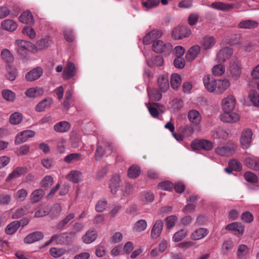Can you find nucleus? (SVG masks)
<instances>
[{
    "label": "nucleus",
    "instance_id": "obj_1",
    "mask_svg": "<svg viewBox=\"0 0 259 259\" xmlns=\"http://www.w3.org/2000/svg\"><path fill=\"white\" fill-rule=\"evenodd\" d=\"M15 45L16 46V50L17 52L20 55L25 54L26 51L32 53L37 52V47L30 41L17 39L15 42Z\"/></svg>",
    "mask_w": 259,
    "mask_h": 259
},
{
    "label": "nucleus",
    "instance_id": "obj_2",
    "mask_svg": "<svg viewBox=\"0 0 259 259\" xmlns=\"http://www.w3.org/2000/svg\"><path fill=\"white\" fill-rule=\"evenodd\" d=\"M152 49L157 53L168 55L171 51L172 46L170 43L165 42L161 40H156L153 43Z\"/></svg>",
    "mask_w": 259,
    "mask_h": 259
},
{
    "label": "nucleus",
    "instance_id": "obj_3",
    "mask_svg": "<svg viewBox=\"0 0 259 259\" xmlns=\"http://www.w3.org/2000/svg\"><path fill=\"white\" fill-rule=\"evenodd\" d=\"M241 66L238 61L231 60L229 68V76L234 80L238 79L241 74Z\"/></svg>",
    "mask_w": 259,
    "mask_h": 259
},
{
    "label": "nucleus",
    "instance_id": "obj_4",
    "mask_svg": "<svg viewBox=\"0 0 259 259\" xmlns=\"http://www.w3.org/2000/svg\"><path fill=\"white\" fill-rule=\"evenodd\" d=\"M191 147L193 150L202 149L205 151H209L213 148V143L205 139L195 140L192 142Z\"/></svg>",
    "mask_w": 259,
    "mask_h": 259
},
{
    "label": "nucleus",
    "instance_id": "obj_5",
    "mask_svg": "<svg viewBox=\"0 0 259 259\" xmlns=\"http://www.w3.org/2000/svg\"><path fill=\"white\" fill-rule=\"evenodd\" d=\"M236 99L233 95H229L224 98L221 103L222 108L224 112L233 111L236 107Z\"/></svg>",
    "mask_w": 259,
    "mask_h": 259
},
{
    "label": "nucleus",
    "instance_id": "obj_6",
    "mask_svg": "<svg viewBox=\"0 0 259 259\" xmlns=\"http://www.w3.org/2000/svg\"><path fill=\"white\" fill-rule=\"evenodd\" d=\"M191 31L186 26H179L175 28L172 32V36L175 39H180L190 35Z\"/></svg>",
    "mask_w": 259,
    "mask_h": 259
},
{
    "label": "nucleus",
    "instance_id": "obj_7",
    "mask_svg": "<svg viewBox=\"0 0 259 259\" xmlns=\"http://www.w3.org/2000/svg\"><path fill=\"white\" fill-rule=\"evenodd\" d=\"M240 117L239 115L232 111H225L220 115V119L224 122L234 123L238 122Z\"/></svg>",
    "mask_w": 259,
    "mask_h": 259
},
{
    "label": "nucleus",
    "instance_id": "obj_8",
    "mask_svg": "<svg viewBox=\"0 0 259 259\" xmlns=\"http://www.w3.org/2000/svg\"><path fill=\"white\" fill-rule=\"evenodd\" d=\"M252 132L250 129L243 130L240 137V143L243 149H247L250 145L252 140Z\"/></svg>",
    "mask_w": 259,
    "mask_h": 259
},
{
    "label": "nucleus",
    "instance_id": "obj_9",
    "mask_svg": "<svg viewBox=\"0 0 259 259\" xmlns=\"http://www.w3.org/2000/svg\"><path fill=\"white\" fill-rule=\"evenodd\" d=\"M73 234L72 233H63L59 235H55L51 237L50 241H55L58 244H67L71 241V236Z\"/></svg>",
    "mask_w": 259,
    "mask_h": 259
},
{
    "label": "nucleus",
    "instance_id": "obj_10",
    "mask_svg": "<svg viewBox=\"0 0 259 259\" xmlns=\"http://www.w3.org/2000/svg\"><path fill=\"white\" fill-rule=\"evenodd\" d=\"M232 54V49L228 47L223 48L217 53L215 61L218 63H223L228 59Z\"/></svg>",
    "mask_w": 259,
    "mask_h": 259
},
{
    "label": "nucleus",
    "instance_id": "obj_11",
    "mask_svg": "<svg viewBox=\"0 0 259 259\" xmlns=\"http://www.w3.org/2000/svg\"><path fill=\"white\" fill-rule=\"evenodd\" d=\"M235 146L228 145L223 146H219L215 149L216 153L222 156H230L233 155L235 151Z\"/></svg>",
    "mask_w": 259,
    "mask_h": 259
},
{
    "label": "nucleus",
    "instance_id": "obj_12",
    "mask_svg": "<svg viewBox=\"0 0 259 259\" xmlns=\"http://www.w3.org/2000/svg\"><path fill=\"white\" fill-rule=\"evenodd\" d=\"M210 7L213 9L224 12H228L234 8H239L237 5L226 4L222 2H213Z\"/></svg>",
    "mask_w": 259,
    "mask_h": 259
},
{
    "label": "nucleus",
    "instance_id": "obj_13",
    "mask_svg": "<svg viewBox=\"0 0 259 259\" xmlns=\"http://www.w3.org/2000/svg\"><path fill=\"white\" fill-rule=\"evenodd\" d=\"M35 133L32 130H25L17 135L15 138L16 144H20L26 142L29 138L33 137Z\"/></svg>",
    "mask_w": 259,
    "mask_h": 259
},
{
    "label": "nucleus",
    "instance_id": "obj_14",
    "mask_svg": "<svg viewBox=\"0 0 259 259\" xmlns=\"http://www.w3.org/2000/svg\"><path fill=\"white\" fill-rule=\"evenodd\" d=\"M147 107L151 115L154 118H158V115L162 114L165 111V108L159 104H155L154 106H152L150 104H145Z\"/></svg>",
    "mask_w": 259,
    "mask_h": 259
},
{
    "label": "nucleus",
    "instance_id": "obj_15",
    "mask_svg": "<svg viewBox=\"0 0 259 259\" xmlns=\"http://www.w3.org/2000/svg\"><path fill=\"white\" fill-rule=\"evenodd\" d=\"M76 68L73 63L68 62L62 73L63 78L65 80H68L75 76Z\"/></svg>",
    "mask_w": 259,
    "mask_h": 259
},
{
    "label": "nucleus",
    "instance_id": "obj_16",
    "mask_svg": "<svg viewBox=\"0 0 259 259\" xmlns=\"http://www.w3.org/2000/svg\"><path fill=\"white\" fill-rule=\"evenodd\" d=\"M42 72V69L40 67H37L27 72L25 75V78L28 81H34L41 76Z\"/></svg>",
    "mask_w": 259,
    "mask_h": 259
},
{
    "label": "nucleus",
    "instance_id": "obj_17",
    "mask_svg": "<svg viewBox=\"0 0 259 259\" xmlns=\"http://www.w3.org/2000/svg\"><path fill=\"white\" fill-rule=\"evenodd\" d=\"M215 94H222L230 87V83L228 79H219L216 80Z\"/></svg>",
    "mask_w": 259,
    "mask_h": 259
},
{
    "label": "nucleus",
    "instance_id": "obj_18",
    "mask_svg": "<svg viewBox=\"0 0 259 259\" xmlns=\"http://www.w3.org/2000/svg\"><path fill=\"white\" fill-rule=\"evenodd\" d=\"M216 80L210 77L209 75H205L203 78V81L205 89L211 93H215Z\"/></svg>",
    "mask_w": 259,
    "mask_h": 259
},
{
    "label": "nucleus",
    "instance_id": "obj_19",
    "mask_svg": "<svg viewBox=\"0 0 259 259\" xmlns=\"http://www.w3.org/2000/svg\"><path fill=\"white\" fill-rule=\"evenodd\" d=\"M216 44L215 38L210 35L204 36L201 41V46L202 49L204 50L211 49Z\"/></svg>",
    "mask_w": 259,
    "mask_h": 259
},
{
    "label": "nucleus",
    "instance_id": "obj_20",
    "mask_svg": "<svg viewBox=\"0 0 259 259\" xmlns=\"http://www.w3.org/2000/svg\"><path fill=\"white\" fill-rule=\"evenodd\" d=\"M208 234V231L207 229L200 228L192 232L190 238L193 240H198L204 238Z\"/></svg>",
    "mask_w": 259,
    "mask_h": 259
},
{
    "label": "nucleus",
    "instance_id": "obj_21",
    "mask_svg": "<svg viewBox=\"0 0 259 259\" xmlns=\"http://www.w3.org/2000/svg\"><path fill=\"white\" fill-rule=\"evenodd\" d=\"M82 173L77 170H71L67 176V179L74 183H79L81 182L82 180Z\"/></svg>",
    "mask_w": 259,
    "mask_h": 259
},
{
    "label": "nucleus",
    "instance_id": "obj_22",
    "mask_svg": "<svg viewBox=\"0 0 259 259\" xmlns=\"http://www.w3.org/2000/svg\"><path fill=\"white\" fill-rule=\"evenodd\" d=\"M27 172L26 167H17L8 176L6 180L10 181L11 180L17 179Z\"/></svg>",
    "mask_w": 259,
    "mask_h": 259
},
{
    "label": "nucleus",
    "instance_id": "obj_23",
    "mask_svg": "<svg viewBox=\"0 0 259 259\" xmlns=\"http://www.w3.org/2000/svg\"><path fill=\"white\" fill-rule=\"evenodd\" d=\"M44 93V90L39 87H33L27 89L25 94L28 98H34L42 95Z\"/></svg>",
    "mask_w": 259,
    "mask_h": 259
},
{
    "label": "nucleus",
    "instance_id": "obj_24",
    "mask_svg": "<svg viewBox=\"0 0 259 259\" xmlns=\"http://www.w3.org/2000/svg\"><path fill=\"white\" fill-rule=\"evenodd\" d=\"M157 83L160 90L163 92H165L169 88L168 75H160L157 79Z\"/></svg>",
    "mask_w": 259,
    "mask_h": 259
},
{
    "label": "nucleus",
    "instance_id": "obj_25",
    "mask_svg": "<svg viewBox=\"0 0 259 259\" xmlns=\"http://www.w3.org/2000/svg\"><path fill=\"white\" fill-rule=\"evenodd\" d=\"M43 238V234L40 232H34L28 235L24 239L25 243L31 244L40 240Z\"/></svg>",
    "mask_w": 259,
    "mask_h": 259
},
{
    "label": "nucleus",
    "instance_id": "obj_26",
    "mask_svg": "<svg viewBox=\"0 0 259 259\" xmlns=\"http://www.w3.org/2000/svg\"><path fill=\"white\" fill-rule=\"evenodd\" d=\"M211 136L214 139L226 140L229 137V133L223 128L219 127L212 131Z\"/></svg>",
    "mask_w": 259,
    "mask_h": 259
},
{
    "label": "nucleus",
    "instance_id": "obj_27",
    "mask_svg": "<svg viewBox=\"0 0 259 259\" xmlns=\"http://www.w3.org/2000/svg\"><path fill=\"white\" fill-rule=\"evenodd\" d=\"M71 127L69 122L62 121L56 123L54 126V130L59 133H64L68 131Z\"/></svg>",
    "mask_w": 259,
    "mask_h": 259
},
{
    "label": "nucleus",
    "instance_id": "obj_28",
    "mask_svg": "<svg viewBox=\"0 0 259 259\" xmlns=\"http://www.w3.org/2000/svg\"><path fill=\"white\" fill-rule=\"evenodd\" d=\"M188 117L190 122L194 124L198 125L201 121V117L198 111L196 110L189 111Z\"/></svg>",
    "mask_w": 259,
    "mask_h": 259
},
{
    "label": "nucleus",
    "instance_id": "obj_29",
    "mask_svg": "<svg viewBox=\"0 0 259 259\" xmlns=\"http://www.w3.org/2000/svg\"><path fill=\"white\" fill-rule=\"evenodd\" d=\"M200 47L198 45L192 47L187 52L186 55V59L188 61L194 60L200 52Z\"/></svg>",
    "mask_w": 259,
    "mask_h": 259
},
{
    "label": "nucleus",
    "instance_id": "obj_30",
    "mask_svg": "<svg viewBox=\"0 0 259 259\" xmlns=\"http://www.w3.org/2000/svg\"><path fill=\"white\" fill-rule=\"evenodd\" d=\"M53 100L51 98H46L39 102L35 107V110L37 112H41L46 108L51 107Z\"/></svg>",
    "mask_w": 259,
    "mask_h": 259
},
{
    "label": "nucleus",
    "instance_id": "obj_31",
    "mask_svg": "<svg viewBox=\"0 0 259 259\" xmlns=\"http://www.w3.org/2000/svg\"><path fill=\"white\" fill-rule=\"evenodd\" d=\"M163 228V222L161 220H158L154 225L152 230L151 235L153 238H156L159 236Z\"/></svg>",
    "mask_w": 259,
    "mask_h": 259
},
{
    "label": "nucleus",
    "instance_id": "obj_32",
    "mask_svg": "<svg viewBox=\"0 0 259 259\" xmlns=\"http://www.w3.org/2000/svg\"><path fill=\"white\" fill-rule=\"evenodd\" d=\"M19 20L23 23L28 24H33L34 22L33 17L29 11L22 13L19 17Z\"/></svg>",
    "mask_w": 259,
    "mask_h": 259
},
{
    "label": "nucleus",
    "instance_id": "obj_33",
    "mask_svg": "<svg viewBox=\"0 0 259 259\" xmlns=\"http://www.w3.org/2000/svg\"><path fill=\"white\" fill-rule=\"evenodd\" d=\"M45 194L44 191L41 189H36L30 195L31 203H35L39 202Z\"/></svg>",
    "mask_w": 259,
    "mask_h": 259
},
{
    "label": "nucleus",
    "instance_id": "obj_34",
    "mask_svg": "<svg viewBox=\"0 0 259 259\" xmlns=\"http://www.w3.org/2000/svg\"><path fill=\"white\" fill-rule=\"evenodd\" d=\"M120 177L119 175H116L113 176L109 182V188L112 193H115L119 186Z\"/></svg>",
    "mask_w": 259,
    "mask_h": 259
},
{
    "label": "nucleus",
    "instance_id": "obj_35",
    "mask_svg": "<svg viewBox=\"0 0 259 259\" xmlns=\"http://www.w3.org/2000/svg\"><path fill=\"white\" fill-rule=\"evenodd\" d=\"M2 28L8 31H13L17 28L16 23L12 20L7 19L1 23Z\"/></svg>",
    "mask_w": 259,
    "mask_h": 259
},
{
    "label": "nucleus",
    "instance_id": "obj_36",
    "mask_svg": "<svg viewBox=\"0 0 259 259\" xmlns=\"http://www.w3.org/2000/svg\"><path fill=\"white\" fill-rule=\"evenodd\" d=\"M258 23L253 20H246L241 21L238 24V26L240 28L244 29H253L257 27Z\"/></svg>",
    "mask_w": 259,
    "mask_h": 259
},
{
    "label": "nucleus",
    "instance_id": "obj_37",
    "mask_svg": "<svg viewBox=\"0 0 259 259\" xmlns=\"http://www.w3.org/2000/svg\"><path fill=\"white\" fill-rule=\"evenodd\" d=\"M82 155L80 153H71L64 158V161L68 164L82 160Z\"/></svg>",
    "mask_w": 259,
    "mask_h": 259
},
{
    "label": "nucleus",
    "instance_id": "obj_38",
    "mask_svg": "<svg viewBox=\"0 0 259 259\" xmlns=\"http://www.w3.org/2000/svg\"><path fill=\"white\" fill-rule=\"evenodd\" d=\"M225 229L229 231H234L239 234H242L244 231V227L240 223L234 222L226 226Z\"/></svg>",
    "mask_w": 259,
    "mask_h": 259
},
{
    "label": "nucleus",
    "instance_id": "obj_39",
    "mask_svg": "<svg viewBox=\"0 0 259 259\" xmlns=\"http://www.w3.org/2000/svg\"><path fill=\"white\" fill-rule=\"evenodd\" d=\"M6 69L7 72L6 74L7 78L10 81L14 80L17 74L16 68L11 65L8 64Z\"/></svg>",
    "mask_w": 259,
    "mask_h": 259
},
{
    "label": "nucleus",
    "instance_id": "obj_40",
    "mask_svg": "<svg viewBox=\"0 0 259 259\" xmlns=\"http://www.w3.org/2000/svg\"><path fill=\"white\" fill-rule=\"evenodd\" d=\"M97 237V233L94 230H90L83 236L82 239L84 243L89 244L94 241Z\"/></svg>",
    "mask_w": 259,
    "mask_h": 259
},
{
    "label": "nucleus",
    "instance_id": "obj_41",
    "mask_svg": "<svg viewBox=\"0 0 259 259\" xmlns=\"http://www.w3.org/2000/svg\"><path fill=\"white\" fill-rule=\"evenodd\" d=\"M225 67L223 63H219L213 66L211 69L212 74L215 76L223 75L225 73Z\"/></svg>",
    "mask_w": 259,
    "mask_h": 259
},
{
    "label": "nucleus",
    "instance_id": "obj_42",
    "mask_svg": "<svg viewBox=\"0 0 259 259\" xmlns=\"http://www.w3.org/2000/svg\"><path fill=\"white\" fill-rule=\"evenodd\" d=\"M75 217L74 213H70L67 215L62 220L59 222L56 225L58 229H63L67 224Z\"/></svg>",
    "mask_w": 259,
    "mask_h": 259
},
{
    "label": "nucleus",
    "instance_id": "obj_43",
    "mask_svg": "<svg viewBox=\"0 0 259 259\" xmlns=\"http://www.w3.org/2000/svg\"><path fill=\"white\" fill-rule=\"evenodd\" d=\"M2 95L5 100L10 102H13L16 98L15 94L10 90H3Z\"/></svg>",
    "mask_w": 259,
    "mask_h": 259
},
{
    "label": "nucleus",
    "instance_id": "obj_44",
    "mask_svg": "<svg viewBox=\"0 0 259 259\" xmlns=\"http://www.w3.org/2000/svg\"><path fill=\"white\" fill-rule=\"evenodd\" d=\"M248 97L255 106L259 107V94L254 90L249 91Z\"/></svg>",
    "mask_w": 259,
    "mask_h": 259
},
{
    "label": "nucleus",
    "instance_id": "obj_45",
    "mask_svg": "<svg viewBox=\"0 0 259 259\" xmlns=\"http://www.w3.org/2000/svg\"><path fill=\"white\" fill-rule=\"evenodd\" d=\"M28 195V191L25 189H21L15 194V198L17 201L22 202L25 200Z\"/></svg>",
    "mask_w": 259,
    "mask_h": 259
},
{
    "label": "nucleus",
    "instance_id": "obj_46",
    "mask_svg": "<svg viewBox=\"0 0 259 259\" xmlns=\"http://www.w3.org/2000/svg\"><path fill=\"white\" fill-rule=\"evenodd\" d=\"M20 223L18 221H15L8 225L6 229L5 232L7 234H14L19 228Z\"/></svg>",
    "mask_w": 259,
    "mask_h": 259
},
{
    "label": "nucleus",
    "instance_id": "obj_47",
    "mask_svg": "<svg viewBox=\"0 0 259 259\" xmlns=\"http://www.w3.org/2000/svg\"><path fill=\"white\" fill-rule=\"evenodd\" d=\"M188 234V231L185 229L180 230L176 232L172 237L174 242H177L184 239Z\"/></svg>",
    "mask_w": 259,
    "mask_h": 259
},
{
    "label": "nucleus",
    "instance_id": "obj_48",
    "mask_svg": "<svg viewBox=\"0 0 259 259\" xmlns=\"http://www.w3.org/2000/svg\"><path fill=\"white\" fill-rule=\"evenodd\" d=\"M181 82L182 79L179 74H173L171 75L170 84L174 89H177L180 86Z\"/></svg>",
    "mask_w": 259,
    "mask_h": 259
},
{
    "label": "nucleus",
    "instance_id": "obj_49",
    "mask_svg": "<svg viewBox=\"0 0 259 259\" xmlns=\"http://www.w3.org/2000/svg\"><path fill=\"white\" fill-rule=\"evenodd\" d=\"M147 92L150 100L158 101L161 98V93L156 90L148 89Z\"/></svg>",
    "mask_w": 259,
    "mask_h": 259
},
{
    "label": "nucleus",
    "instance_id": "obj_50",
    "mask_svg": "<svg viewBox=\"0 0 259 259\" xmlns=\"http://www.w3.org/2000/svg\"><path fill=\"white\" fill-rule=\"evenodd\" d=\"M51 211L50 207L48 206H44L41 207L37 210L34 213V217L40 218L48 214Z\"/></svg>",
    "mask_w": 259,
    "mask_h": 259
},
{
    "label": "nucleus",
    "instance_id": "obj_51",
    "mask_svg": "<svg viewBox=\"0 0 259 259\" xmlns=\"http://www.w3.org/2000/svg\"><path fill=\"white\" fill-rule=\"evenodd\" d=\"M141 172L140 167L137 165L131 166L128 171V176L131 179H135L138 177Z\"/></svg>",
    "mask_w": 259,
    "mask_h": 259
},
{
    "label": "nucleus",
    "instance_id": "obj_52",
    "mask_svg": "<svg viewBox=\"0 0 259 259\" xmlns=\"http://www.w3.org/2000/svg\"><path fill=\"white\" fill-rule=\"evenodd\" d=\"M22 120V115L19 112L13 113L10 117V122L13 125L19 124Z\"/></svg>",
    "mask_w": 259,
    "mask_h": 259
},
{
    "label": "nucleus",
    "instance_id": "obj_53",
    "mask_svg": "<svg viewBox=\"0 0 259 259\" xmlns=\"http://www.w3.org/2000/svg\"><path fill=\"white\" fill-rule=\"evenodd\" d=\"M147 227V224L145 220H140L137 221L134 227V230L136 232H142L144 231Z\"/></svg>",
    "mask_w": 259,
    "mask_h": 259
},
{
    "label": "nucleus",
    "instance_id": "obj_54",
    "mask_svg": "<svg viewBox=\"0 0 259 259\" xmlns=\"http://www.w3.org/2000/svg\"><path fill=\"white\" fill-rule=\"evenodd\" d=\"M66 250L63 248L52 247L50 249V254L54 257L57 258L64 255Z\"/></svg>",
    "mask_w": 259,
    "mask_h": 259
},
{
    "label": "nucleus",
    "instance_id": "obj_55",
    "mask_svg": "<svg viewBox=\"0 0 259 259\" xmlns=\"http://www.w3.org/2000/svg\"><path fill=\"white\" fill-rule=\"evenodd\" d=\"M159 2V0H147L146 2H143L142 5L147 10H149L157 7Z\"/></svg>",
    "mask_w": 259,
    "mask_h": 259
},
{
    "label": "nucleus",
    "instance_id": "obj_56",
    "mask_svg": "<svg viewBox=\"0 0 259 259\" xmlns=\"http://www.w3.org/2000/svg\"><path fill=\"white\" fill-rule=\"evenodd\" d=\"M53 178L51 176H46L42 180L40 185L42 187L49 188L53 183Z\"/></svg>",
    "mask_w": 259,
    "mask_h": 259
},
{
    "label": "nucleus",
    "instance_id": "obj_57",
    "mask_svg": "<svg viewBox=\"0 0 259 259\" xmlns=\"http://www.w3.org/2000/svg\"><path fill=\"white\" fill-rule=\"evenodd\" d=\"M245 180L250 183H257V176L251 171H247L244 174Z\"/></svg>",
    "mask_w": 259,
    "mask_h": 259
},
{
    "label": "nucleus",
    "instance_id": "obj_58",
    "mask_svg": "<svg viewBox=\"0 0 259 259\" xmlns=\"http://www.w3.org/2000/svg\"><path fill=\"white\" fill-rule=\"evenodd\" d=\"M1 56L2 58L6 62H11L13 60V56L8 49H3Z\"/></svg>",
    "mask_w": 259,
    "mask_h": 259
},
{
    "label": "nucleus",
    "instance_id": "obj_59",
    "mask_svg": "<svg viewBox=\"0 0 259 259\" xmlns=\"http://www.w3.org/2000/svg\"><path fill=\"white\" fill-rule=\"evenodd\" d=\"M22 32L24 35H27L30 39H33L36 36V33L34 30L28 26H25L23 28Z\"/></svg>",
    "mask_w": 259,
    "mask_h": 259
},
{
    "label": "nucleus",
    "instance_id": "obj_60",
    "mask_svg": "<svg viewBox=\"0 0 259 259\" xmlns=\"http://www.w3.org/2000/svg\"><path fill=\"white\" fill-rule=\"evenodd\" d=\"M230 168L236 171H240L242 169L241 164L237 160L232 159L229 162Z\"/></svg>",
    "mask_w": 259,
    "mask_h": 259
},
{
    "label": "nucleus",
    "instance_id": "obj_61",
    "mask_svg": "<svg viewBox=\"0 0 259 259\" xmlns=\"http://www.w3.org/2000/svg\"><path fill=\"white\" fill-rule=\"evenodd\" d=\"M152 63L150 61H148V65L150 66H153L156 65L157 66H161L162 65L163 63V59L160 56H156L152 60Z\"/></svg>",
    "mask_w": 259,
    "mask_h": 259
},
{
    "label": "nucleus",
    "instance_id": "obj_62",
    "mask_svg": "<svg viewBox=\"0 0 259 259\" xmlns=\"http://www.w3.org/2000/svg\"><path fill=\"white\" fill-rule=\"evenodd\" d=\"M158 187L160 189L170 191L173 188V184L170 182L165 181L159 183Z\"/></svg>",
    "mask_w": 259,
    "mask_h": 259
},
{
    "label": "nucleus",
    "instance_id": "obj_63",
    "mask_svg": "<svg viewBox=\"0 0 259 259\" xmlns=\"http://www.w3.org/2000/svg\"><path fill=\"white\" fill-rule=\"evenodd\" d=\"M248 252L247 246L244 244L240 245L237 250V255L239 257H242Z\"/></svg>",
    "mask_w": 259,
    "mask_h": 259
},
{
    "label": "nucleus",
    "instance_id": "obj_64",
    "mask_svg": "<svg viewBox=\"0 0 259 259\" xmlns=\"http://www.w3.org/2000/svg\"><path fill=\"white\" fill-rule=\"evenodd\" d=\"M66 141L64 139L58 140L57 144V151L60 153H64L65 151V144Z\"/></svg>",
    "mask_w": 259,
    "mask_h": 259
}]
</instances>
